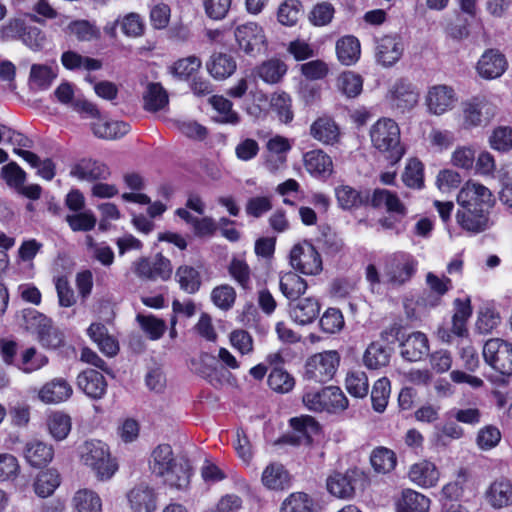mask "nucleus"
I'll return each instance as SVG.
<instances>
[{"label": "nucleus", "instance_id": "obj_22", "mask_svg": "<svg viewBox=\"0 0 512 512\" xmlns=\"http://www.w3.org/2000/svg\"><path fill=\"white\" fill-rule=\"evenodd\" d=\"M24 456L32 467L42 468L52 461L54 449L43 441L31 440L25 445Z\"/></svg>", "mask_w": 512, "mask_h": 512}, {"label": "nucleus", "instance_id": "obj_49", "mask_svg": "<svg viewBox=\"0 0 512 512\" xmlns=\"http://www.w3.org/2000/svg\"><path fill=\"white\" fill-rule=\"evenodd\" d=\"M390 391L391 387L388 378H380L374 383L371 391V401L376 412L382 413L386 409Z\"/></svg>", "mask_w": 512, "mask_h": 512}, {"label": "nucleus", "instance_id": "obj_1", "mask_svg": "<svg viewBox=\"0 0 512 512\" xmlns=\"http://www.w3.org/2000/svg\"><path fill=\"white\" fill-rule=\"evenodd\" d=\"M456 201L459 206L456 221L463 230L478 234L491 227L489 215L495 198L487 187L468 181L458 192Z\"/></svg>", "mask_w": 512, "mask_h": 512}, {"label": "nucleus", "instance_id": "obj_18", "mask_svg": "<svg viewBox=\"0 0 512 512\" xmlns=\"http://www.w3.org/2000/svg\"><path fill=\"white\" fill-rule=\"evenodd\" d=\"M506 68V57L497 49H488L485 51L477 63L478 73L486 79L500 77L505 72Z\"/></svg>", "mask_w": 512, "mask_h": 512}, {"label": "nucleus", "instance_id": "obj_19", "mask_svg": "<svg viewBox=\"0 0 512 512\" xmlns=\"http://www.w3.org/2000/svg\"><path fill=\"white\" fill-rule=\"evenodd\" d=\"M455 102L454 90L446 85H436L429 89L426 104L429 112L441 115L452 108Z\"/></svg>", "mask_w": 512, "mask_h": 512}, {"label": "nucleus", "instance_id": "obj_50", "mask_svg": "<svg viewBox=\"0 0 512 512\" xmlns=\"http://www.w3.org/2000/svg\"><path fill=\"white\" fill-rule=\"evenodd\" d=\"M210 102L213 108L220 114L219 121L228 124H238L240 117L237 112L232 109V102L223 96H212Z\"/></svg>", "mask_w": 512, "mask_h": 512}, {"label": "nucleus", "instance_id": "obj_3", "mask_svg": "<svg viewBox=\"0 0 512 512\" xmlns=\"http://www.w3.org/2000/svg\"><path fill=\"white\" fill-rule=\"evenodd\" d=\"M372 146L392 165L398 163L405 154L401 143L400 128L390 118H381L369 131Z\"/></svg>", "mask_w": 512, "mask_h": 512}, {"label": "nucleus", "instance_id": "obj_25", "mask_svg": "<svg viewBox=\"0 0 512 512\" xmlns=\"http://www.w3.org/2000/svg\"><path fill=\"white\" fill-rule=\"evenodd\" d=\"M93 135L104 140H115L130 131V125L124 121H108L102 116L90 124Z\"/></svg>", "mask_w": 512, "mask_h": 512}, {"label": "nucleus", "instance_id": "obj_9", "mask_svg": "<svg viewBox=\"0 0 512 512\" xmlns=\"http://www.w3.org/2000/svg\"><path fill=\"white\" fill-rule=\"evenodd\" d=\"M366 476L358 468L348 469L346 472H334L326 480L329 493L340 499H352L356 490L363 487Z\"/></svg>", "mask_w": 512, "mask_h": 512}, {"label": "nucleus", "instance_id": "obj_44", "mask_svg": "<svg viewBox=\"0 0 512 512\" xmlns=\"http://www.w3.org/2000/svg\"><path fill=\"white\" fill-rule=\"evenodd\" d=\"M60 485V475L55 469H48L38 474L34 483L35 493L42 498L53 494Z\"/></svg>", "mask_w": 512, "mask_h": 512}, {"label": "nucleus", "instance_id": "obj_7", "mask_svg": "<svg viewBox=\"0 0 512 512\" xmlns=\"http://www.w3.org/2000/svg\"><path fill=\"white\" fill-rule=\"evenodd\" d=\"M303 402L308 409L315 412L338 413L348 406L347 397L336 386H328L317 392H307L303 396Z\"/></svg>", "mask_w": 512, "mask_h": 512}, {"label": "nucleus", "instance_id": "obj_60", "mask_svg": "<svg viewBox=\"0 0 512 512\" xmlns=\"http://www.w3.org/2000/svg\"><path fill=\"white\" fill-rule=\"evenodd\" d=\"M19 473L18 459L10 453H0V481H13Z\"/></svg>", "mask_w": 512, "mask_h": 512}, {"label": "nucleus", "instance_id": "obj_59", "mask_svg": "<svg viewBox=\"0 0 512 512\" xmlns=\"http://www.w3.org/2000/svg\"><path fill=\"white\" fill-rule=\"evenodd\" d=\"M271 107L277 113L281 122L288 123L292 121L291 99L287 93L274 94L271 99Z\"/></svg>", "mask_w": 512, "mask_h": 512}, {"label": "nucleus", "instance_id": "obj_62", "mask_svg": "<svg viewBox=\"0 0 512 512\" xmlns=\"http://www.w3.org/2000/svg\"><path fill=\"white\" fill-rule=\"evenodd\" d=\"M201 60L196 56H189L174 63L171 73L180 78L187 79L201 67Z\"/></svg>", "mask_w": 512, "mask_h": 512}, {"label": "nucleus", "instance_id": "obj_6", "mask_svg": "<svg viewBox=\"0 0 512 512\" xmlns=\"http://www.w3.org/2000/svg\"><path fill=\"white\" fill-rule=\"evenodd\" d=\"M418 261L409 254H398L387 260L383 269V284L389 289H399L416 274Z\"/></svg>", "mask_w": 512, "mask_h": 512}, {"label": "nucleus", "instance_id": "obj_47", "mask_svg": "<svg viewBox=\"0 0 512 512\" xmlns=\"http://www.w3.org/2000/svg\"><path fill=\"white\" fill-rule=\"evenodd\" d=\"M71 418L62 412H54L47 419L49 433L56 441L64 440L71 431Z\"/></svg>", "mask_w": 512, "mask_h": 512}, {"label": "nucleus", "instance_id": "obj_43", "mask_svg": "<svg viewBox=\"0 0 512 512\" xmlns=\"http://www.w3.org/2000/svg\"><path fill=\"white\" fill-rule=\"evenodd\" d=\"M336 198L342 209L349 210L366 203L369 195H362L360 192L348 185H342L335 189Z\"/></svg>", "mask_w": 512, "mask_h": 512}, {"label": "nucleus", "instance_id": "obj_29", "mask_svg": "<svg viewBox=\"0 0 512 512\" xmlns=\"http://www.w3.org/2000/svg\"><path fill=\"white\" fill-rule=\"evenodd\" d=\"M393 349L384 346L379 341L371 342L363 355L364 365L371 370L386 367L390 363Z\"/></svg>", "mask_w": 512, "mask_h": 512}, {"label": "nucleus", "instance_id": "obj_23", "mask_svg": "<svg viewBox=\"0 0 512 512\" xmlns=\"http://www.w3.org/2000/svg\"><path fill=\"white\" fill-rule=\"evenodd\" d=\"M70 174L80 180L95 181L107 179L110 171L104 163L92 159H82L72 167Z\"/></svg>", "mask_w": 512, "mask_h": 512}, {"label": "nucleus", "instance_id": "obj_4", "mask_svg": "<svg viewBox=\"0 0 512 512\" xmlns=\"http://www.w3.org/2000/svg\"><path fill=\"white\" fill-rule=\"evenodd\" d=\"M79 453L82 463L91 468L101 480L111 478L118 469L110 456L108 446L102 441L84 442L79 448Z\"/></svg>", "mask_w": 512, "mask_h": 512}, {"label": "nucleus", "instance_id": "obj_10", "mask_svg": "<svg viewBox=\"0 0 512 512\" xmlns=\"http://www.w3.org/2000/svg\"><path fill=\"white\" fill-rule=\"evenodd\" d=\"M132 267L134 274L145 281H167L173 271L171 261L161 253L154 257H140L133 262Z\"/></svg>", "mask_w": 512, "mask_h": 512}, {"label": "nucleus", "instance_id": "obj_13", "mask_svg": "<svg viewBox=\"0 0 512 512\" xmlns=\"http://www.w3.org/2000/svg\"><path fill=\"white\" fill-rule=\"evenodd\" d=\"M387 99L392 109L405 113L413 109L419 100V92L407 79H398L389 89Z\"/></svg>", "mask_w": 512, "mask_h": 512}, {"label": "nucleus", "instance_id": "obj_16", "mask_svg": "<svg viewBox=\"0 0 512 512\" xmlns=\"http://www.w3.org/2000/svg\"><path fill=\"white\" fill-rule=\"evenodd\" d=\"M107 381L102 373L94 369H86L77 376V387L89 398L99 400L107 391Z\"/></svg>", "mask_w": 512, "mask_h": 512}, {"label": "nucleus", "instance_id": "obj_53", "mask_svg": "<svg viewBox=\"0 0 512 512\" xmlns=\"http://www.w3.org/2000/svg\"><path fill=\"white\" fill-rule=\"evenodd\" d=\"M402 180L410 188H422L424 185L423 164L418 159H410L405 167Z\"/></svg>", "mask_w": 512, "mask_h": 512}, {"label": "nucleus", "instance_id": "obj_17", "mask_svg": "<svg viewBox=\"0 0 512 512\" xmlns=\"http://www.w3.org/2000/svg\"><path fill=\"white\" fill-rule=\"evenodd\" d=\"M376 59L384 67L394 65L403 54V43L397 36L387 35L376 41Z\"/></svg>", "mask_w": 512, "mask_h": 512}, {"label": "nucleus", "instance_id": "obj_42", "mask_svg": "<svg viewBox=\"0 0 512 512\" xmlns=\"http://www.w3.org/2000/svg\"><path fill=\"white\" fill-rule=\"evenodd\" d=\"M175 277L180 288L188 294L196 293L201 286V276L192 266L182 265L177 268Z\"/></svg>", "mask_w": 512, "mask_h": 512}, {"label": "nucleus", "instance_id": "obj_21", "mask_svg": "<svg viewBox=\"0 0 512 512\" xmlns=\"http://www.w3.org/2000/svg\"><path fill=\"white\" fill-rule=\"evenodd\" d=\"M127 499L133 512H153L157 506L154 489L143 483L132 488Z\"/></svg>", "mask_w": 512, "mask_h": 512}, {"label": "nucleus", "instance_id": "obj_24", "mask_svg": "<svg viewBox=\"0 0 512 512\" xmlns=\"http://www.w3.org/2000/svg\"><path fill=\"white\" fill-rule=\"evenodd\" d=\"M485 497L495 509L512 506V482L504 478L495 480L486 491Z\"/></svg>", "mask_w": 512, "mask_h": 512}, {"label": "nucleus", "instance_id": "obj_36", "mask_svg": "<svg viewBox=\"0 0 512 512\" xmlns=\"http://www.w3.org/2000/svg\"><path fill=\"white\" fill-rule=\"evenodd\" d=\"M338 60L346 66L353 65L360 58V42L351 35L340 38L336 43Z\"/></svg>", "mask_w": 512, "mask_h": 512}, {"label": "nucleus", "instance_id": "obj_37", "mask_svg": "<svg viewBox=\"0 0 512 512\" xmlns=\"http://www.w3.org/2000/svg\"><path fill=\"white\" fill-rule=\"evenodd\" d=\"M262 483L271 490H283L289 486V474L282 464L271 463L262 473Z\"/></svg>", "mask_w": 512, "mask_h": 512}, {"label": "nucleus", "instance_id": "obj_20", "mask_svg": "<svg viewBox=\"0 0 512 512\" xmlns=\"http://www.w3.org/2000/svg\"><path fill=\"white\" fill-rule=\"evenodd\" d=\"M400 355L408 362L421 360L429 352L428 339L421 332H413L400 341Z\"/></svg>", "mask_w": 512, "mask_h": 512}, {"label": "nucleus", "instance_id": "obj_26", "mask_svg": "<svg viewBox=\"0 0 512 512\" xmlns=\"http://www.w3.org/2000/svg\"><path fill=\"white\" fill-rule=\"evenodd\" d=\"M319 311L320 304L313 297L298 299L295 304L290 303V316L300 325L312 323L318 317Z\"/></svg>", "mask_w": 512, "mask_h": 512}, {"label": "nucleus", "instance_id": "obj_31", "mask_svg": "<svg viewBox=\"0 0 512 512\" xmlns=\"http://www.w3.org/2000/svg\"><path fill=\"white\" fill-rule=\"evenodd\" d=\"M395 509L396 512H428L430 499L419 492L406 489L396 501Z\"/></svg>", "mask_w": 512, "mask_h": 512}, {"label": "nucleus", "instance_id": "obj_57", "mask_svg": "<svg viewBox=\"0 0 512 512\" xmlns=\"http://www.w3.org/2000/svg\"><path fill=\"white\" fill-rule=\"evenodd\" d=\"M27 24L22 18H10L0 27L2 41L21 40Z\"/></svg>", "mask_w": 512, "mask_h": 512}, {"label": "nucleus", "instance_id": "obj_12", "mask_svg": "<svg viewBox=\"0 0 512 512\" xmlns=\"http://www.w3.org/2000/svg\"><path fill=\"white\" fill-rule=\"evenodd\" d=\"M292 267L305 275H317L322 271V259L309 242L295 245L290 252Z\"/></svg>", "mask_w": 512, "mask_h": 512}, {"label": "nucleus", "instance_id": "obj_35", "mask_svg": "<svg viewBox=\"0 0 512 512\" xmlns=\"http://www.w3.org/2000/svg\"><path fill=\"white\" fill-rule=\"evenodd\" d=\"M311 135L324 144L333 145L339 139V128L329 117L318 118L310 128Z\"/></svg>", "mask_w": 512, "mask_h": 512}, {"label": "nucleus", "instance_id": "obj_54", "mask_svg": "<svg viewBox=\"0 0 512 512\" xmlns=\"http://www.w3.org/2000/svg\"><path fill=\"white\" fill-rule=\"evenodd\" d=\"M313 501L305 493H293L282 504L281 512H312Z\"/></svg>", "mask_w": 512, "mask_h": 512}, {"label": "nucleus", "instance_id": "obj_27", "mask_svg": "<svg viewBox=\"0 0 512 512\" xmlns=\"http://www.w3.org/2000/svg\"><path fill=\"white\" fill-rule=\"evenodd\" d=\"M71 385L63 378L47 382L39 391V398L45 403H60L72 395Z\"/></svg>", "mask_w": 512, "mask_h": 512}, {"label": "nucleus", "instance_id": "obj_41", "mask_svg": "<svg viewBox=\"0 0 512 512\" xmlns=\"http://www.w3.org/2000/svg\"><path fill=\"white\" fill-rule=\"evenodd\" d=\"M371 205L375 208L385 207L388 212L397 214H405V207L399 200L398 196L386 189H375Z\"/></svg>", "mask_w": 512, "mask_h": 512}, {"label": "nucleus", "instance_id": "obj_51", "mask_svg": "<svg viewBox=\"0 0 512 512\" xmlns=\"http://www.w3.org/2000/svg\"><path fill=\"white\" fill-rule=\"evenodd\" d=\"M68 30L79 41H92L99 39L101 36L100 30L87 20L72 21L68 25Z\"/></svg>", "mask_w": 512, "mask_h": 512}, {"label": "nucleus", "instance_id": "obj_40", "mask_svg": "<svg viewBox=\"0 0 512 512\" xmlns=\"http://www.w3.org/2000/svg\"><path fill=\"white\" fill-rule=\"evenodd\" d=\"M370 463L375 472L387 474L395 468L397 457L391 449L380 446L371 452Z\"/></svg>", "mask_w": 512, "mask_h": 512}, {"label": "nucleus", "instance_id": "obj_14", "mask_svg": "<svg viewBox=\"0 0 512 512\" xmlns=\"http://www.w3.org/2000/svg\"><path fill=\"white\" fill-rule=\"evenodd\" d=\"M235 38L239 48L251 56L260 53L266 44L263 29L253 22L238 26L235 30Z\"/></svg>", "mask_w": 512, "mask_h": 512}, {"label": "nucleus", "instance_id": "obj_39", "mask_svg": "<svg viewBox=\"0 0 512 512\" xmlns=\"http://www.w3.org/2000/svg\"><path fill=\"white\" fill-rule=\"evenodd\" d=\"M13 152L22 157L33 168H37V174L45 180H52L54 178L55 164L50 158L41 160L37 154L20 148H14Z\"/></svg>", "mask_w": 512, "mask_h": 512}, {"label": "nucleus", "instance_id": "obj_61", "mask_svg": "<svg viewBox=\"0 0 512 512\" xmlns=\"http://www.w3.org/2000/svg\"><path fill=\"white\" fill-rule=\"evenodd\" d=\"M348 392L357 397L363 398L368 393V378L364 372H352L346 378Z\"/></svg>", "mask_w": 512, "mask_h": 512}, {"label": "nucleus", "instance_id": "obj_11", "mask_svg": "<svg viewBox=\"0 0 512 512\" xmlns=\"http://www.w3.org/2000/svg\"><path fill=\"white\" fill-rule=\"evenodd\" d=\"M485 362L502 375H512V345L499 338L486 341L483 347Z\"/></svg>", "mask_w": 512, "mask_h": 512}, {"label": "nucleus", "instance_id": "obj_46", "mask_svg": "<svg viewBox=\"0 0 512 512\" xmlns=\"http://www.w3.org/2000/svg\"><path fill=\"white\" fill-rule=\"evenodd\" d=\"M303 15V6L299 0H285L277 11L279 23L285 26H294Z\"/></svg>", "mask_w": 512, "mask_h": 512}, {"label": "nucleus", "instance_id": "obj_55", "mask_svg": "<svg viewBox=\"0 0 512 512\" xmlns=\"http://www.w3.org/2000/svg\"><path fill=\"white\" fill-rule=\"evenodd\" d=\"M363 80L360 75L345 72L338 78V87L349 98L358 96L362 91Z\"/></svg>", "mask_w": 512, "mask_h": 512}, {"label": "nucleus", "instance_id": "obj_30", "mask_svg": "<svg viewBox=\"0 0 512 512\" xmlns=\"http://www.w3.org/2000/svg\"><path fill=\"white\" fill-rule=\"evenodd\" d=\"M206 68L210 75L218 80L230 77L237 68L233 56L226 53H214L206 63Z\"/></svg>", "mask_w": 512, "mask_h": 512}, {"label": "nucleus", "instance_id": "obj_56", "mask_svg": "<svg viewBox=\"0 0 512 512\" xmlns=\"http://www.w3.org/2000/svg\"><path fill=\"white\" fill-rule=\"evenodd\" d=\"M1 176L9 187L16 191L22 187L26 181V172L16 163L10 162L1 168Z\"/></svg>", "mask_w": 512, "mask_h": 512}, {"label": "nucleus", "instance_id": "obj_64", "mask_svg": "<svg viewBox=\"0 0 512 512\" xmlns=\"http://www.w3.org/2000/svg\"><path fill=\"white\" fill-rule=\"evenodd\" d=\"M489 142L491 147L497 151L505 152L512 149V128L500 126L494 129Z\"/></svg>", "mask_w": 512, "mask_h": 512}, {"label": "nucleus", "instance_id": "obj_33", "mask_svg": "<svg viewBox=\"0 0 512 512\" xmlns=\"http://www.w3.org/2000/svg\"><path fill=\"white\" fill-rule=\"evenodd\" d=\"M306 170L314 176H329L332 173L333 163L329 155L322 150H312L304 155Z\"/></svg>", "mask_w": 512, "mask_h": 512}, {"label": "nucleus", "instance_id": "obj_34", "mask_svg": "<svg viewBox=\"0 0 512 512\" xmlns=\"http://www.w3.org/2000/svg\"><path fill=\"white\" fill-rule=\"evenodd\" d=\"M91 339L97 343L102 353L107 356H115L119 350L118 342L110 335L106 326L102 323H92L87 330Z\"/></svg>", "mask_w": 512, "mask_h": 512}, {"label": "nucleus", "instance_id": "obj_5", "mask_svg": "<svg viewBox=\"0 0 512 512\" xmlns=\"http://www.w3.org/2000/svg\"><path fill=\"white\" fill-rule=\"evenodd\" d=\"M219 362H222L230 369H237L239 367L236 358L226 348L219 349L218 358L208 353L202 354L199 373L214 387L222 386L224 383L228 382L232 376Z\"/></svg>", "mask_w": 512, "mask_h": 512}, {"label": "nucleus", "instance_id": "obj_52", "mask_svg": "<svg viewBox=\"0 0 512 512\" xmlns=\"http://www.w3.org/2000/svg\"><path fill=\"white\" fill-rule=\"evenodd\" d=\"M268 385L271 389L280 393H287L294 387V378L282 368H274L268 375Z\"/></svg>", "mask_w": 512, "mask_h": 512}, {"label": "nucleus", "instance_id": "obj_58", "mask_svg": "<svg viewBox=\"0 0 512 512\" xmlns=\"http://www.w3.org/2000/svg\"><path fill=\"white\" fill-rule=\"evenodd\" d=\"M137 321L140 327L152 340H157L161 338L166 330L165 322L152 315L144 316L139 314L137 315Z\"/></svg>", "mask_w": 512, "mask_h": 512}, {"label": "nucleus", "instance_id": "obj_45", "mask_svg": "<svg viewBox=\"0 0 512 512\" xmlns=\"http://www.w3.org/2000/svg\"><path fill=\"white\" fill-rule=\"evenodd\" d=\"M73 505L77 512H101L102 502L100 497L88 489L79 490L73 497Z\"/></svg>", "mask_w": 512, "mask_h": 512}, {"label": "nucleus", "instance_id": "obj_8", "mask_svg": "<svg viewBox=\"0 0 512 512\" xmlns=\"http://www.w3.org/2000/svg\"><path fill=\"white\" fill-rule=\"evenodd\" d=\"M340 356L337 351H325L311 356L305 365L304 377L315 383H326L335 375Z\"/></svg>", "mask_w": 512, "mask_h": 512}, {"label": "nucleus", "instance_id": "obj_63", "mask_svg": "<svg viewBox=\"0 0 512 512\" xmlns=\"http://www.w3.org/2000/svg\"><path fill=\"white\" fill-rule=\"evenodd\" d=\"M343 325V315L341 311L336 308H328L320 318L321 329L329 334L340 331Z\"/></svg>", "mask_w": 512, "mask_h": 512}, {"label": "nucleus", "instance_id": "obj_32", "mask_svg": "<svg viewBox=\"0 0 512 512\" xmlns=\"http://www.w3.org/2000/svg\"><path fill=\"white\" fill-rule=\"evenodd\" d=\"M287 72V65L280 59L272 58L258 65L253 73L267 84L279 83Z\"/></svg>", "mask_w": 512, "mask_h": 512}, {"label": "nucleus", "instance_id": "obj_48", "mask_svg": "<svg viewBox=\"0 0 512 512\" xmlns=\"http://www.w3.org/2000/svg\"><path fill=\"white\" fill-rule=\"evenodd\" d=\"M144 107L149 111H158L168 104V94L160 83H150L144 94Z\"/></svg>", "mask_w": 512, "mask_h": 512}, {"label": "nucleus", "instance_id": "obj_28", "mask_svg": "<svg viewBox=\"0 0 512 512\" xmlns=\"http://www.w3.org/2000/svg\"><path fill=\"white\" fill-rule=\"evenodd\" d=\"M409 479L421 487H433L439 480V472L434 463L423 460L413 464L408 472Z\"/></svg>", "mask_w": 512, "mask_h": 512}, {"label": "nucleus", "instance_id": "obj_2", "mask_svg": "<svg viewBox=\"0 0 512 512\" xmlns=\"http://www.w3.org/2000/svg\"><path fill=\"white\" fill-rule=\"evenodd\" d=\"M150 469L164 484L185 490L190 484L191 465L186 458L175 459L170 445H158L151 454Z\"/></svg>", "mask_w": 512, "mask_h": 512}, {"label": "nucleus", "instance_id": "obj_38", "mask_svg": "<svg viewBox=\"0 0 512 512\" xmlns=\"http://www.w3.org/2000/svg\"><path fill=\"white\" fill-rule=\"evenodd\" d=\"M307 287V282L294 272L286 273L280 278V291L290 301L298 300Z\"/></svg>", "mask_w": 512, "mask_h": 512}, {"label": "nucleus", "instance_id": "obj_15", "mask_svg": "<svg viewBox=\"0 0 512 512\" xmlns=\"http://www.w3.org/2000/svg\"><path fill=\"white\" fill-rule=\"evenodd\" d=\"M293 433L284 435L279 442L291 445H310L312 436L320 430L318 422L311 416L294 417L290 419Z\"/></svg>", "mask_w": 512, "mask_h": 512}]
</instances>
